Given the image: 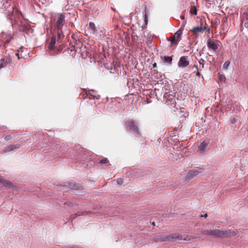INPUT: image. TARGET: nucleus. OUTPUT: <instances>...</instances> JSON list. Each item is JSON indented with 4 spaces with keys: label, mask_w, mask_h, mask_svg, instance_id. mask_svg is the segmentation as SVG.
Here are the masks:
<instances>
[{
    "label": "nucleus",
    "mask_w": 248,
    "mask_h": 248,
    "mask_svg": "<svg viewBox=\"0 0 248 248\" xmlns=\"http://www.w3.org/2000/svg\"><path fill=\"white\" fill-rule=\"evenodd\" d=\"M196 234L188 235L187 233H170L169 236L158 238L157 239L161 241L167 240L173 241L176 240L191 241L198 238Z\"/></svg>",
    "instance_id": "obj_1"
},
{
    "label": "nucleus",
    "mask_w": 248,
    "mask_h": 248,
    "mask_svg": "<svg viewBox=\"0 0 248 248\" xmlns=\"http://www.w3.org/2000/svg\"><path fill=\"white\" fill-rule=\"evenodd\" d=\"M2 8L5 12H7L6 14L7 15L10 20H13V16H14V11H15V15H20L21 13L16 8H15L14 6L11 7L10 3L8 1H6L4 3L2 6Z\"/></svg>",
    "instance_id": "obj_2"
},
{
    "label": "nucleus",
    "mask_w": 248,
    "mask_h": 248,
    "mask_svg": "<svg viewBox=\"0 0 248 248\" xmlns=\"http://www.w3.org/2000/svg\"><path fill=\"white\" fill-rule=\"evenodd\" d=\"M165 98L166 99V103L167 105L170 106L172 108H176L177 109H178L177 105L176 100H178L175 98V95L173 94H165Z\"/></svg>",
    "instance_id": "obj_3"
},
{
    "label": "nucleus",
    "mask_w": 248,
    "mask_h": 248,
    "mask_svg": "<svg viewBox=\"0 0 248 248\" xmlns=\"http://www.w3.org/2000/svg\"><path fill=\"white\" fill-rule=\"evenodd\" d=\"M182 31L181 30L177 31L171 38H168V40L171 42V45H177L181 39Z\"/></svg>",
    "instance_id": "obj_4"
},
{
    "label": "nucleus",
    "mask_w": 248,
    "mask_h": 248,
    "mask_svg": "<svg viewBox=\"0 0 248 248\" xmlns=\"http://www.w3.org/2000/svg\"><path fill=\"white\" fill-rule=\"evenodd\" d=\"M65 22V16L62 14H60L54 24L55 28L58 30H61ZM61 32H62V31H61Z\"/></svg>",
    "instance_id": "obj_5"
},
{
    "label": "nucleus",
    "mask_w": 248,
    "mask_h": 248,
    "mask_svg": "<svg viewBox=\"0 0 248 248\" xmlns=\"http://www.w3.org/2000/svg\"><path fill=\"white\" fill-rule=\"evenodd\" d=\"M218 42V41H215L214 40H211L210 38H209L207 41V46L209 49L216 51L219 46Z\"/></svg>",
    "instance_id": "obj_6"
},
{
    "label": "nucleus",
    "mask_w": 248,
    "mask_h": 248,
    "mask_svg": "<svg viewBox=\"0 0 248 248\" xmlns=\"http://www.w3.org/2000/svg\"><path fill=\"white\" fill-rule=\"evenodd\" d=\"M84 91L86 93V96H84V94H83L82 95L84 99L86 97H88V96H89L88 98L90 99H91V96L93 98H96V99H98L100 98V95H98L97 92L94 90H91L87 92L86 90H85Z\"/></svg>",
    "instance_id": "obj_7"
},
{
    "label": "nucleus",
    "mask_w": 248,
    "mask_h": 248,
    "mask_svg": "<svg viewBox=\"0 0 248 248\" xmlns=\"http://www.w3.org/2000/svg\"><path fill=\"white\" fill-rule=\"evenodd\" d=\"M126 125L128 129L134 133H139V130L137 123L130 120L127 122Z\"/></svg>",
    "instance_id": "obj_8"
},
{
    "label": "nucleus",
    "mask_w": 248,
    "mask_h": 248,
    "mask_svg": "<svg viewBox=\"0 0 248 248\" xmlns=\"http://www.w3.org/2000/svg\"><path fill=\"white\" fill-rule=\"evenodd\" d=\"M7 65H11L13 67L12 61L10 58L6 57L0 60V69Z\"/></svg>",
    "instance_id": "obj_9"
},
{
    "label": "nucleus",
    "mask_w": 248,
    "mask_h": 248,
    "mask_svg": "<svg viewBox=\"0 0 248 248\" xmlns=\"http://www.w3.org/2000/svg\"><path fill=\"white\" fill-rule=\"evenodd\" d=\"M201 172L196 170H190L185 177L186 181H188L197 176Z\"/></svg>",
    "instance_id": "obj_10"
},
{
    "label": "nucleus",
    "mask_w": 248,
    "mask_h": 248,
    "mask_svg": "<svg viewBox=\"0 0 248 248\" xmlns=\"http://www.w3.org/2000/svg\"><path fill=\"white\" fill-rule=\"evenodd\" d=\"M189 61L187 60V56H182L178 62L179 67H185L189 65Z\"/></svg>",
    "instance_id": "obj_11"
},
{
    "label": "nucleus",
    "mask_w": 248,
    "mask_h": 248,
    "mask_svg": "<svg viewBox=\"0 0 248 248\" xmlns=\"http://www.w3.org/2000/svg\"><path fill=\"white\" fill-rule=\"evenodd\" d=\"M206 29V28L205 27H196L193 28V29L191 30V31L195 34V35L197 36L199 32H203Z\"/></svg>",
    "instance_id": "obj_12"
},
{
    "label": "nucleus",
    "mask_w": 248,
    "mask_h": 248,
    "mask_svg": "<svg viewBox=\"0 0 248 248\" xmlns=\"http://www.w3.org/2000/svg\"><path fill=\"white\" fill-rule=\"evenodd\" d=\"M207 145V143H206L205 141H202L199 146L198 152L201 153H203L205 151Z\"/></svg>",
    "instance_id": "obj_13"
},
{
    "label": "nucleus",
    "mask_w": 248,
    "mask_h": 248,
    "mask_svg": "<svg viewBox=\"0 0 248 248\" xmlns=\"http://www.w3.org/2000/svg\"><path fill=\"white\" fill-rule=\"evenodd\" d=\"M0 183L2 184L3 186L8 187H10L12 186V184L11 182H8L7 180L4 179L1 176H0Z\"/></svg>",
    "instance_id": "obj_14"
},
{
    "label": "nucleus",
    "mask_w": 248,
    "mask_h": 248,
    "mask_svg": "<svg viewBox=\"0 0 248 248\" xmlns=\"http://www.w3.org/2000/svg\"><path fill=\"white\" fill-rule=\"evenodd\" d=\"M56 44V37L53 36L51 37L50 40V43L48 46V48L50 50H53L55 48V45Z\"/></svg>",
    "instance_id": "obj_15"
},
{
    "label": "nucleus",
    "mask_w": 248,
    "mask_h": 248,
    "mask_svg": "<svg viewBox=\"0 0 248 248\" xmlns=\"http://www.w3.org/2000/svg\"><path fill=\"white\" fill-rule=\"evenodd\" d=\"M19 148V145H11L8 147H7L4 151V152H10L16 149Z\"/></svg>",
    "instance_id": "obj_16"
},
{
    "label": "nucleus",
    "mask_w": 248,
    "mask_h": 248,
    "mask_svg": "<svg viewBox=\"0 0 248 248\" xmlns=\"http://www.w3.org/2000/svg\"><path fill=\"white\" fill-rule=\"evenodd\" d=\"M210 234H213L216 237H228L229 235L231 234V233H210Z\"/></svg>",
    "instance_id": "obj_17"
},
{
    "label": "nucleus",
    "mask_w": 248,
    "mask_h": 248,
    "mask_svg": "<svg viewBox=\"0 0 248 248\" xmlns=\"http://www.w3.org/2000/svg\"><path fill=\"white\" fill-rule=\"evenodd\" d=\"M190 13L192 15H196L197 14V11L196 8L195 6H191L190 9Z\"/></svg>",
    "instance_id": "obj_18"
},
{
    "label": "nucleus",
    "mask_w": 248,
    "mask_h": 248,
    "mask_svg": "<svg viewBox=\"0 0 248 248\" xmlns=\"http://www.w3.org/2000/svg\"><path fill=\"white\" fill-rule=\"evenodd\" d=\"M242 25L248 29V19H242Z\"/></svg>",
    "instance_id": "obj_19"
},
{
    "label": "nucleus",
    "mask_w": 248,
    "mask_h": 248,
    "mask_svg": "<svg viewBox=\"0 0 248 248\" xmlns=\"http://www.w3.org/2000/svg\"><path fill=\"white\" fill-rule=\"evenodd\" d=\"M89 25L90 29H91L94 32L96 31V28L94 23L90 22L89 24Z\"/></svg>",
    "instance_id": "obj_20"
},
{
    "label": "nucleus",
    "mask_w": 248,
    "mask_h": 248,
    "mask_svg": "<svg viewBox=\"0 0 248 248\" xmlns=\"http://www.w3.org/2000/svg\"><path fill=\"white\" fill-rule=\"evenodd\" d=\"M172 57L170 56H165L164 57L165 62L169 63H171L172 62Z\"/></svg>",
    "instance_id": "obj_21"
},
{
    "label": "nucleus",
    "mask_w": 248,
    "mask_h": 248,
    "mask_svg": "<svg viewBox=\"0 0 248 248\" xmlns=\"http://www.w3.org/2000/svg\"><path fill=\"white\" fill-rule=\"evenodd\" d=\"M199 62L200 64V67H202V68H203L204 67L205 61L202 59H201L199 61Z\"/></svg>",
    "instance_id": "obj_22"
},
{
    "label": "nucleus",
    "mask_w": 248,
    "mask_h": 248,
    "mask_svg": "<svg viewBox=\"0 0 248 248\" xmlns=\"http://www.w3.org/2000/svg\"><path fill=\"white\" fill-rule=\"evenodd\" d=\"M248 19V10L243 14L242 19Z\"/></svg>",
    "instance_id": "obj_23"
},
{
    "label": "nucleus",
    "mask_w": 248,
    "mask_h": 248,
    "mask_svg": "<svg viewBox=\"0 0 248 248\" xmlns=\"http://www.w3.org/2000/svg\"><path fill=\"white\" fill-rule=\"evenodd\" d=\"M108 162V160L106 158L102 159L99 162V163L101 164H106V163H107Z\"/></svg>",
    "instance_id": "obj_24"
},
{
    "label": "nucleus",
    "mask_w": 248,
    "mask_h": 248,
    "mask_svg": "<svg viewBox=\"0 0 248 248\" xmlns=\"http://www.w3.org/2000/svg\"><path fill=\"white\" fill-rule=\"evenodd\" d=\"M230 64V62L229 61L225 62L223 64V68H227Z\"/></svg>",
    "instance_id": "obj_25"
},
{
    "label": "nucleus",
    "mask_w": 248,
    "mask_h": 248,
    "mask_svg": "<svg viewBox=\"0 0 248 248\" xmlns=\"http://www.w3.org/2000/svg\"><path fill=\"white\" fill-rule=\"evenodd\" d=\"M219 79L221 81H225V77L223 75H219Z\"/></svg>",
    "instance_id": "obj_26"
},
{
    "label": "nucleus",
    "mask_w": 248,
    "mask_h": 248,
    "mask_svg": "<svg viewBox=\"0 0 248 248\" xmlns=\"http://www.w3.org/2000/svg\"><path fill=\"white\" fill-rule=\"evenodd\" d=\"M210 232H224L221 231L220 230H216L215 231H211Z\"/></svg>",
    "instance_id": "obj_27"
},
{
    "label": "nucleus",
    "mask_w": 248,
    "mask_h": 248,
    "mask_svg": "<svg viewBox=\"0 0 248 248\" xmlns=\"http://www.w3.org/2000/svg\"><path fill=\"white\" fill-rule=\"evenodd\" d=\"M123 182V181H122V180L121 179H118V180H117V183H118V184L119 185H121V184H122Z\"/></svg>",
    "instance_id": "obj_28"
},
{
    "label": "nucleus",
    "mask_w": 248,
    "mask_h": 248,
    "mask_svg": "<svg viewBox=\"0 0 248 248\" xmlns=\"http://www.w3.org/2000/svg\"><path fill=\"white\" fill-rule=\"evenodd\" d=\"M11 138V136H7L5 137V139L6 140H10Z\"/></svg>",
    "instance_id": "obj_29"
},
{
    "label": "nucleus",
    "mask_w": 248,
    "mask_h": 248,
    "mask_svg": "<svg viewBox=\"0 0 248 248\" xmlns=\"http://www.w3.org/2000/svg\"><path fill=\"white\" fill-rule=\"evenodd\" d=\"M196 75L197 76L200 77L201 76V74H200V73L199 71H197L196 73Z\"/></svg>",
    "instance_id": "obj_30"
},
{
    "label": "nucleus",
    "mask_w": 248,
    "mask_h": 248,
    "mask_svg": "<svg viewBox=\"0 0 248 248\" xmlns=\"http://www.w3.org/2000/svg\"><path fill=\"white\" fill-rule=\"evenodd\" d=\"M195 68H196V70L197 71H199V69H198V65H195L194 64V66Z\"/></svg>",
    "instance_id": "obj_31"
},
{
    "label": "nucleus",
    "mask_w": 248,
    "mask_h": 248,
    "mask_svg": "<svg viewBox=\"0 0 248 248\" xmlns=\"http://www.w3.org/2000/svg\"><path fill=\"white\" fill-rule=\"evenodd\" d=\"M19 51H21V52L23 51V46H21V47L19 48V50H18V52H19Z\"/></svg>",
    "instance_id": "obj_32"
},
{
    "label": "nucleus",
    "mask_w": 248,
    "mask_h": 248,
    "mask_svg": "<svg viewBox=\"0 0 248 248\" xmlns=\"http://www.w3.org/2000/svg\"><path fill=\"white\" fill-rule=\"evenodd\" d=\"M208 216L207 214H205L203 215H201V217H206Z\"/></svg>",
    "instance_id": "obj_33"
},
{
    "label": "nucleus",
    "mask_w": 248,
    "mask_h": 248,
    "mask_svg": "<svg viewBox=\"0 0 248 248\" xmlns=\"http://www.w3.org/2000/svg\"><path fill=\"white\" fill-rule=\"evenodd\" d=\"M186 24V21H184L182 24V27H184L185 26Z\"/></svg>",
    "instance_id": "obj_34"
},
{
    "label": "nucleus",
    "mask_w": 248,
    "mask_h": 248,
    "mask_svg": "<svg viewBox=\"0 0 248 248\" xmlns=\"http://www.w3.org/2000/svg\"><path fill=\"white\" fill-rule=\"evenodd\" d=\"M147 15L146 14H145L144 15V19H145V21L146 22V20H147Z\"/></svg>",
    "instance_id": "obj_35"
},
{
    "label": "nucleus",
    "mask_w": 248,
    "mask_h": 248,
    "mask_svg": "<svg viewBox=\"0 0 248 248\" xmlns=\"http://www.w3.org/2000/svg\"><path fill=\"white\" fill-rule=\"evenodd\" d=\"M16 56H17L18 59H20V57H19V55L18 53H16Z\"/></svg>",
    "instance_id": "obj_36"
},
{
    "label": "nucleus",
    "mask_w": 248,
    "mask_h": 248,
    "mask_svg": "<svg viewBox=\"0 0 248 248\" xmlns=\"http://www.w3.org/2000/svg\"><path fill=\"white\" fill-rule=\"evenodd\" d=\"M156 66H157L156 63L155 62L153 63V67H156Z\"/></svg>",
    "instance_id": "obj_37"
},
{
    "label": "nucleus",
    "mask_w": 248,
    "mask_h": 248,
    "mask_svg": "<svg viewBox=\"0 0 248 248\" xmlns=\"http://www.w3.org/2000/svg\"><path fill=\"white\" fill-rule=\"evenodd\" d=\"M60 33H61L60 32H59V31L58 32V35L59 38H60V36H61Z\"/></svg>",
    "instance_id": "obj_38"
},
{
    "label": "nucleus",
    "mask_w": 248,
    "mask_h": 248,
    "mask_svg": "<svg viewBox=\"0 0 248 248\" xmlns=\"http://www.w3.org/2000/svg\"><path fill=\"white\" fill-rule=\"evenodd\" d=\"M181 18L182 19H184V16H181Z\"/></svg>",
    "instance_id": "obj_39"
},
{
    "label": "nucleus",
    "mask_w": 248,
    "mask_h": 248,
    "mask_svg": "<svg viewBox=\"0 0 248 248\" xmlns=\"http://www.w3.org/2000/svg\"><path fill=\"white\" fill-rule=\"evenodd\" d=\"M152 224L154 226H155V222H153Z\"/></svg>",
    "instance_id": "obj_40"
}]
</instances>
